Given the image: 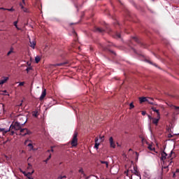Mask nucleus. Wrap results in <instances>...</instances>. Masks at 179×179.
I'll list each match as a JSON object with an SVG mask.
<instances>
[{
  "label": "nucleus",
  "instance_id": "nucleus-51",
  "mask_svg": "<svg viewBox=\"0 0 179 179\" xmlns=\"http://www.w3.org/2000/svg\"><path fill=\"white\" fill-rule=\"evenodd\" d=\"M52 148H54V147H52V146L51 147L50 152H54V149Z\"/></svg>",
  "mask_w": 179,
  "mask_h": 179
},
{
  "label": "nucleus",
  "instance_id": "nucleus-27",
  "mask_svg": "<svg viewBox=\"0 0 179 179\" xmlns=\"http://www.w3.org/2000/svg\"><path fill=\"white\" fill-rule=\"evenodd\" d=\"M13 24L17 30H20V28L17 27V21L14 22Z\"/></svg>",
  "mask_w": 179,
  "mask_h": 179
},
{
  "label": "nucleus",
  "instance_id": "nucleus-28",
  "mask_svg": "<svg viewBox=\"0 0 179 179\" xmlns=\"http://www.w3.org/2000/svg\"><path fill=\"white\" fill-rule=\"evenodd\" d=\"M148 149H149V150H151V151L155 150V148H153V146L152 145H148Z\"/></svg>",
  "mask_w": 179,
  "mask_h": 179
},
{
  "label": "nucleus",
  "instance_id": "nucleus-60",
  "mask_svg": "<svg viewBox=\"0 0 179 179\" xmlns=\"http://www.w3.org/2000/svg\"><path fill=\"white\" fill-rule=\"evenodd\" d=\"M22 153H24V150H22Z\"/></svg>",
  "mask_w": 179,
  "mask_h": 179
},
{
  "label": "nucleus",
  "instance_id": "nucleus-62",
  "mask_svg": "<svg viewBox=\"0 0 179 179\" xmlns=\"http://www.w3.org/2000/svg\"><path fill=\"white\" fill-rule=\"evenodd\" d=\"M23 3H24V0H22Z\"/></svg>",
  "mask_w": 179,
  "mask_h": 179
},
{
  "label": "nucleus",
  "instance_id": "nucleus-17",
  "mask_svg": "<svg viewBox=\"0 0 179 179\" xmlns=\"http://www.w3.org/2000/svg\"><path fill=\"white\" fill-rule=\"evenodd\" d=\"M32 115H33V117H35L36 118H37V117H38V111H37V110L33 111Z\"/></svg>",
  "mask_w": 179,
  "mask_h": 179
},
{
  "label": "nucleus",
  "instance_id": "nucleus-36",
  "mask_svg": "<svg viewBox=\"0 0 179 179\" xmlns=\"http://www.w3.org/2000/svg\"><path fill=\"white\" fill-rule=\"evenodd\" d=\"M7 10H8V12H13V10H15V9H13V8H7Z\"/></svg>",
  "mask_w": 179,
  "mask_h": 179
},
{
  "label": "nucleus",
  "instance_id": "nucleus-37",
  "mask_svg": "<svg viewBox=\"0 0 179 179\" xmlns=\"http://www.w3.org/2000/svg\"><path fill=\"white\" fill-rule=\"evenodd\" d=\"M62 178H66V176H59V177H58V179H62Z\"/></svg>",
  "mask_w": 179,
  "mask_h": 179
},
{
  "label": "nucleus",
  "instance_id": "nucleus-11",
  "mask_svg": "<svg viewBox=\"0 0 179 179\" xmlns=\"http://www.w3.org/2000/svg\"><path fill=\"white\" fill-rule=\"evenodd\" d=\"M170 157H172L171 159H174V157H176V152H174L173 150L171 151L169 156H168V159H170Z\"/></svg>",
  "mask_w": 179,
  "mask_h": 179
},
{
  "label": "nucleus",
  "instance_id": "nucleus-53",
  "mask_svg": "<svg viewBox=\"0 0 179 179\" xmlns=\"http://www.w3.org/2000/svg\"><path fill=\"white\" fill-rule=\"evenodd\" d=\"M23 174H24V176H25V177H26V174H27V173L23 172Z\"/></svg>",
  "mask_w": 179,
  "mask_h": 179
},
{
  "label": "nucleus",
  "instance_id": "nucleus-20",
  "mask_svg": "<svg viewBox=\"0 0 179 179\" xmlns=\"http://www.w3.org/2000/svg\"><path fill=\"white\" fill-rule=\"evenodd\" d=\"M113 37L117 38H121V34L120 33L116 32L115 35H113Z\"/></svg>",
  "mask_w": 179,
  "mask_h": 179
},
{
  "label": "nucleus",
  "instance_id": "nucleus-54",
  "mask_svg": "<svg viewBox=\"0 0 179 179\" xmlns=\"http://www.w3.org/2000/svg\"><path fill=\"white\" fill-rule=\"evenodd\" d=\"M45 163H48V160H47V159L44 161Z\"/></svg>",
  "mask_w": 179,
  "mask_h": 179
},
{
  "label": "nucleus",
  "instance_id": "nucleus-57",
  "mask_svg": "<svg viewBox=\"0 0 179 179\" xmlns=\"http://www.w3.org/2000/svg\"><path fill=\"white\" fill-rule=\"evenodd\" d=\"M110 52H112V54H115L113 51H110Z\"/></svg>",
  "mask_w": 179,
  "mask_h": 179
},
{
  "label": "nucleus",
  "instance_id": "nucleus-31",
  "mask_svg": "<svg viewBox=\"0 0 179 179\" xmlns=\"http://www.w3.org/2000/svg\"><path fill=\"white\" fill-rule=\"evenodd\" d=\"M134 179H142V177L141 176V175H137V176H134Z\"/></svg>",
  "mask_w": 179,
  "mask_h": 179
},
{
  "label": "nucleus",
  "instance_id": "nucleus-35",
  "mask_svg": "<svg viewBox=\"0 0 179 179\" xmlns=\"http://www.w3.org/2000/svg\"><path fill=\"white\" fill-rule=\"evenodd\" d=\"M129 106H130V110L135 107V106H134L133 103H131Z\"/></svg>",
  "mask_w": 179,
  "mask_h": 179
},
{
  "label": "nucleus",
  "instance_id": "nucleus-61",
  "mask_svg": "<svg viewBox=\"0 0 179 179\" xmlns=\"http://www.w3.org/2000/svg\"><path fill=\"white\" fill-rule=\"evenodd\" d=\"M106 29H108V26H106Z\"/></svg>",
  "mask_w": 179,
  "mask_h": 179
},
{
  "label": "nucleus",
  "instance_id": "nucleus-47",
  "mask_svg": "<svg viewBox=\"0 0 179 179\" xmlns=\"http://www.w3.org/2000/svg\"><path fill=\"white\" fill-rule=\"evenodd\" d=\"M168 136H169V138H173V136L171 134H169Z\"/></svg>",
  "mask_w": 179,
  "mask_h": 179
},
{
  "label": "nucleus",
  "instance_id": "nucleus-16",
  "mask_svg": "<svg viewBox=\"0 0 179 179\" xmlns=\"http://www.w3.org/2000/svg\"><path fill=\"white\" fill-rule=\"evenodd\" d=\"M9 131H10L9 129L5 130V129H3V128H0V132H2L3 135L8 134V132H9Z\"/></svg>",
  "mask_w": 179,
  "mask_h": 179
},
{
  "label": "nucleus",
  "instance_id": "nucleus-8",
  "mask_svg": "<svg viewBox=\"0 0 179 179\" xmlns=\"http://www.w3.org/2000/svg\"><path fill=\"white\" fill-rule=\"evenodd\" d=\"M131 173L134 175V176H141V173L138 171V168L135 166H134V170L131 171Z\"/></svg>",
  "mask_w": 179,
  "mask_h": 179
},
{
  "label": "nucleus",
  "instance_id": "nucleus-25",
  "mask_svg": "<svg viewBox=\"0 0 179 179\" xmlns=\"http://www.w3.org/2000/svg\"><path fill=\"white\" fill-rule=\"evenodd\" d=\"M13 48H11L10 50L7 53V56L9 57L10 54H13Z\"/></svg>",
  "mask_w": 179,
  "mask_h": 179
},
{
  "label": "nucleus",
  "instance_id": "nucleus-43",
  "mask_svg": "<svg viewBox=\"0 0 179 179\" xmlns=\"http://www.w3.org/2000/svg\"><path fill=\"white\" fill-rule=\"evenodd\" d=\"M98 141H99V138H95V143H97Z\"/></svg>",
  "mask_w": 179,
  "mask_h": 179
},
{
  "label": "nucleus",
  "instance_id": "nucleus-4",
  "mask_svg": "<svg viewBox=\"0 0 179 179\" xmlns=\"http://www.w3.org/2000/svg\"><path fill=\"white\" fill-rule=\"evenodd\" d=\"M167 153H166V152L162 151V152L161 153V161L163 162V163H164L166 159H167V157L169 158V157H167Z\"/></svg>",
  "mask_w": 179,
  "mask_h": 179
},
{
  "label": "nucleus",
  "instance_id": "nucleus-41",
  "mask_svg": "<svg viewBox=\"0 0 179 179\" xmlns=\"http://www.w3.org/2000/svg\"><path fill=\"white\" fill-rule=\"evenodd\" d=\"M27 169H31V164H28V167Z\"/></svg>",
  "mask_w": 179,
  "mask_h": 179
},
{
  "label": "nucleus",
  "instance_id": "nucleus-24",
  "mask_svg": "<svg viewBox=\"0 0 179 179\" xmlns=\"http://www.w3.org/2000/svg\"><path fill=\"white\" fill-rule=\"evenodd\" d=\"M41 59L40 58V57H38V56L36 57H35L36 63V64H38V63L40 62Z\"/></svg>",
  "mask_w": 179,
  "mask_h": 179
},
{
  "label": "nucleus",
  "instance_id": "nucleus-40",
  "mask_svg": "<svg viewBox=\"0 0 179 179\" xmlns=\"http://www.w3.org/2000/svg\"><path fill=\"white\" fill-rule=\"evenodd\" d=\"M168 163H169V164H168V166H171V163H173V161H168Z\"/></svg>",
  "mask_w": 179,
  "mask_h": 179
},
{
  "label": "nucleus",
  "instance_id": "nucleus-50",
  "mask_svg": "<svg viewBox=\"0 0 179 179\" xmlns=\"http://www.w3.org/2000/svg\"><path fill=\"white\" fill-rule=\"evenodd\" d=\"M173 178H176V173H173Z\"/></svg>",
  "mask_w": 179,
  "mask_h": 179
},
{
  "label": "nucleus",
  "instance_id": "nucleus-5",
  "mask_svg": "<svg viewBox=\"0 0 179 179\" xmlns=\"http://www.w3.org/2000/svg\"><path fill=\"white\" fill-rule=\"evenodd\" d=\"M109 143H110V148L115 149V143L114 142V138H113V137H110Z\"/></svg>",
  "mask_w": 179,
  "mask_h": 179
},
{
  "label": "nucleus",
  "instance_id": "nucleus-3",
  "mask_svg": "<svg viewBox=\"0 0 179 179\" xmlns=\"http://www.w3.org/2000/svg\"><path fill=\"white\" fill-rule=\"evenodd\" d=\"M20 132L22 136H26V135H30L31 134V131H29L27 129H21Z\"/></svg>",
  "mask_w": 179,
  "mask_h": 179
},
{
  "label": "nucleus",
  "instance_id": "nucleus-39",
  "mask_svg": "<svg viewBox=\"0 0 179 179\" xmlns=\"http://www.w3.org/2000/svg\"><path fill=\"white\" fill-rule=\"evenodd\" d=\"M141 114L142 115H146V111H142Z\"/></svg>",
  "mask_w": 179,
  "mask_h": 179
},
{
  "label": "nucleus",
  "instance_id": "nucleus-32",
  "mask_svg": "<svg viewBox=\"0 0 179 179\" xmlns=\"http://www.w3.org/2000/svg\"><path fill=\"white\" fill-rule=\"evenodd\" d=\"M133 40H134V41H136V43H139V39H138V38L136 37H133Z\"/></svg>",
  "mask_w": 179,
  "mask_h": 179
},
{
  "label": "nucleus",
  "instance_id": "nucleus-34",
  "mask_svg": "<svg viewBox=\"0 0 179 179\" xmlns=\"http://www.w3.org/2000/svg\"><path fill=\"white\" fill-rule=\"evenodd\" d=\"M24 82H20L18 85V86H24Z\"/></svg>",
  "mask_w": 179,
  "mask_h": 179
},
{
  "label": "nucleus",
  "instance_id": "nucleus-63",
  "mask_svg": "<svg viewBox=\"0 0 179 179\" xmlns=\"http://www.w3.org/2000/svg\"><path fill=\"white\" fill-rule=\"evenodd\" d=\"M110 31H111V29H109V33H110Z\"/></svg>",
  "mask_w": 179,
  "mask_h": 179
},
{
  "label": "nucleus",
  "instance_id": "nucleus-42",
  "mask_svg": "<svg viewBox=\"0 0 179 179\" xmlns=\"http://www.w3.org/2000/svg\"><path fill=\"white\" fill-rule=\"evenodd\" d=\"M129 173V170H127V171L124 172V173L126 174V176H128V173Z\"/></svg>",
  "mask_w": 179,
  "mask_h": 179
},
{
  "label": "nucleus",
  "instance_id": "nucleus-48",
  "mask_svg": "<svg viewBox=\"0 0 179 179\" xmlns=\"http://www.w3.org/2000/svg\"><path fill=\"white\" fill-rule=\"evenodd\" d=\"M101 141H104V136H103L101 137Z\"/></svg>",
  "mask_w": 179,
  "mask_h": 179
},
{
  "label": "nucleus",
  "instance_id": "nucleus-19",
  "mask_svg": "<svg viewBox=\"0 0 179 179\" xmlns=\"http://www.w3.org/2000/svg\"><path fill=\"white\" fill-rule=\"evenodd\" d=\"M18 120H20V121H18V122H23L24 121H26V117H23L21 116H18Z\"/></svg>",
  "mask_w": 179,
  "mask_h": 179
},
{
  "label": "nucleus",
  "instance_id": "nucleus-33",
  "mask_svg": "<svg viewBox=\"0 0 179 179\" xmlns=\"http://www.w3.org/2000/svg\"><path fill=\"white\" fill-rule=\"evenodd\" d=\"M31 69H32L31 67H27V68L26 69V71H27V73H29V71H31Z\"/></svg>",
  "mask_w": 179,
  "mask_h": 179
},
{
  "label": "nucleus",
  "instance_id": "nucleus-49",
  "mask_svg": "<svg viewBox=\"0 0 179 179\" xmlns=\"http://www.w3.org/2000/svg\"><path fill=\"white\" fill-rule=\"evenodd\" d=\"M163 169H169V165L164 166Z\"/></svg>",
  "mask_w": 179,
  "mask_h": 179
},
{
  "label": "nucleus",
  "instance_id": "nucleus-56",
  "mask_svg": "<svg viewBox=\"0 0 179 179\" xmlns=\"http://www.w3.org/2000/svg\"><path fill=\"white\" fill-rule=\"evenodd\" d=\"M51 152V150H48V152L50 153Z\"/></svg>",
  "mask_w": 179,
  "mask_h": 179
},
{
  "label": "nucleus",
  "instance_id": "nucleus-12",
  "mask_svg": "<svg viewBox=\"0 0 179 179\" xmlns=\"http://www.w3.org/2000/svg\"><path fill=\"white\" fill-rule=\"evenodd\" d=\"M95 31H97L98 33H104V29L103 28L96 27Z\"/></svg>",
  "mask_w": 179,
  "mask_h": 179
},
{
  "label": "nucleus",
  "instance_id": "nucleus-26",
  "mask_svg": "<svg viewBox=\"0 0 179 179\" xmlns=\"http://www.w3.org/2000/svg\"><path fill=\"white\" fill-rule=\"evenodd\" d=\"M28 146H29V148H31V150H36L34 149V146H33V144L29 143V144H28Z\"/></svg>",
  "mask_w": 179,
  "mask_h": 179
},
{
  "label": "nucleus",
  "instance_id": "nucleus-10",
  "mask_svg": "<svg viewBox=\"0 0 179 179\" xmlns=\"http://www.w3.org/2000/svg\"><path fill=\"white\" fill-rule=\"evenodd\" d=\"M45 96H47V91L45 90H44L42 92V94L40 96V100H44V97H45Z\"/></svg>",
  "mask_w": 179,
  "mask_h": 179
},
{
  "label": "nucleus",
  "instance_id": "nucleus-7",
  "mask_svg": "<svg viewBox=\"0 0 179 179\" xmlns=\"http://www.w3.org/2000/svg\"><path fill=\"white\" fill-rule=\"evenodd\" d=\"M159 121H160V116H157L156 117H153L152 118V124H154L155 125H157L159 124Z\"/></svg>",
  "mask_w": 179,
  "mask_h": 179
},
{
  "label": "nucleus",
  "instance_id": "nucleus-18",
  "mask_svg": "<svg viewBox=\"0 0 179 179\" xmlns=\"http://www.w3.org/2000/svg\"><path fill=\"white\" fill-rule=\"evenodd\" d=\"M30 47H31V48H34V47H36V41H33L32 42L30 41Z\"/></svg>",
  "mask_w": 179,
  "mask_h": 179
},
{
  "label": "nucleus",
  "instance_id": "nucleus-22",
  "mask_svg": "<svg viewBox=\"0 0 179 179\" xmlns=\"http://www.w3.org/2000/svg\"><path fill=\"white\" fill-rule=\"evenodd\" d=\"M147 101L149 104H153V99L152 98H147Z\"/></svg>",
  "mask_w": 179,
  "mask_h": 179
},
{
  "label": "nucleus",
  "instance_id": "nucleus-21",
  "mask_svg": "<svg viewBox=\"0 0 179 179\" xmlns=\"http://www.w3.org/2000/svg\"><path fill=\"white\" fill-rule=\"evenodd\" d=\"M78 173H81L84 176V177H86V174L85 173V171H83V168H80L78 171Z\"/></svg>",
  "mask_w": 179,
  "mask_h": 179
},
{
  "label": "nucleus",
  "instance_id": "nucleus-30",
  "mask_svg": "<svg viewBox=\"0 0 179 179\" xmlns=\"http://www.w3.org/2000/svg\"><path fill=\"white\" fill-rule=\"evenodd\" d=\"M2 92H3V93H5V94H3V96H9V93H8V91L3 90V91H2Z\"/></svg>",
  "mask_w": 179,
  "mask_h": 179
},
{
  "label": "nucleus",
  "instance_id": "nucleus-52",
  "mask_svg": "<svg viewBox=\"0 0 179 179\" xmlns=\"http://www.w3.org/2000/svg\"><path fill=\"white\" fill-rule=\"evenodd\" d=\"M176 173H179V169H176Z\"/></svg>",
  "mask_w": 179,
  "mask_h": 179
},
{
  "label": "nucleus",
  "instance_id": "nucleus-58",
  "mask_svg": "<svg viewBox=\"0 0 179 179\" xmlns=\"http://www.w3.org/2000/svg\"><path fill=\"white\" fill-rule=\"evenodd\" d=\"M8 143V140L4 142V143Z\"/></svg>",
  "mask_w": 179,
  "mask_h": 179
},
{
  "label": "nucleus",
  "instance_id": "nucleus-23",
  "mask_svg": "<svg viewBox=\"0 0 179 179\" xmlns=\"http://www.w3.org/2000/svg\"><path fill=\"white\" fill-rule=\"evenodd\" d=\"M100 163H101V164H106V169H108V162H106V161H100Z\"/></svg>",
  "mask_w": 179,
  "mask_h": 179
},
{
  "label": "nucleus",
  "instance_id": "nucleus-45",
  "mask_svg": "<svg viewBox=\"0 0 179 179\" xmlns=\"http://www.w3.org/2000/svg\"><path fill=\"white\" fill-rule=\"evenodd\" d=\"M148 118H149V120H153V117H152V116H150L149 115H148Z\"/></svg>",
  "mask_w": 179,
  "mask_h": 179
},
{
  "label": "nucleus",
  "instance_id": "nucleus-55",
  "mask_svg": "<svg viewBox=\"0 0 179 179\" xmlns=\"http://www.w3.org/2000/svg\"><path fill=\"white\" fill-rule=\"evenodd\" d=\"M142 142H145V138H142Z\"/></svg>",
  "mask_w": 179,
  "mask_h": 179
},
{
  "label": "nucleus",
  "instance_id": "nucleus-6",
  "mask_svg": "<svg viewBox=\"0 0 179 179\" xmlns=\"http://www.w3.org/2000/svg\"><path fill=\"white\" fill-rule=\"evenodd\" d=\"M9 80V77H2L0 80V86H2L4 83H6V81Z\"/></svg>",
  "mask_w": 179,
  "mask_h": 179
},
{
  "label": "nucleus",
  "instance_id": "nucleus-38",
  "mask_svg": "<svg viewBox=\"0 0 179 179\" xmlns=\"http://www.w3.org/2000/svg\"><path fill=\"white\" fill-rule=\"evenodd\" d=\"M0 10H7V8H3V7H1V8H0Z\"/></svg>",
  "mask_w": 179,
  "mask_h": 179
},
{
  "label": "nucleus",
  "instance_id": "nucleus-46",
  "mask_svg": "<svg viewBox=\"0 0 179 179\" xmlns=\"http://www.w3.org/2000/svg\"><path fill=\"white\" fill-rule=\"evenodd\" d=\"M50 159H51V154L48 156V157L47 158V160H50Z\"/></svg>",
  "mask_w": 179,
  "mask_h": 179
},
{
  "label": "nucleus",
  "instance_id": "nucleus-13",
  "mask_svg": "<svg viewBox=\"0 0 179 179\" xmlns=\"http://www.w3.org/2000/svg\"><path fill=\"white\" fill-rule=\"evenodd\" d=\"M139 101L141 103H145V101H148V98L146 97H140L139 98Z\"/></svg>",
  "mask_w": 179,
  "mask_h": 179
},
{
  "label": "nucleus",
  "instance_id": "nucleus-1",
  "mask_svg": "<svg viewBox=\"0 0 179 179\" xmlns=\"http://www.w3.org/2000/svg\"><path fill=\"white\" fill-rule=\"evenodd\" d=\"M27 122V120H24L23 122H15L14 124H11L9 128V131H11V135H14L15 134V131H13V129L15 131L21 130L22 127H23V125H24V124H26Z\"/></svg>",
  "mask_w": 179,
  "mask_h": 179
},
{
  "label": "nucleus",
  "instance_id": "nucleus-59",
  "mask_svg": "<svg viewBox=\"0 0 179 179\" xmlns=\"http://www.w3.org/2000/svg\"><path fill=\"white\" fill-rule=\"evenodd\" d=\"M148 62H149V64H152V62L150 61H148Z\"/></svg>",
  "mask_w": 179,
  "mask_h": 179
},
{
  "label": "nucleus",
  "instance_id": "nucleus-14",
  "mask_svg": "<svg viewBox=\"0 0 179 179\" xmlns=\"http://www.w3.org/2000/svg\"><path fill=\"white\" fill-rule=\"evenodd\" d=\"M152 111H154V113H157V116H160V112L159 111V110L156 109V108L152 107Z\"/></svg>",
  "mask_w": 179,
  "mask_h": 179
},
{
  "label": "nucleus",
  "instance_id": "nucleus-29",
  "mask_svg": "<svg viewBox=\"0 0 179 179\" xmlns=\"http://www.w3.org/2000/svg\"><path fill=\"white\" fill-rule=\"evenodd\" d=\"M99 146H100V143H95L94 148H95V149H99Z\"/></svg>",
  "mask_w": 179,
  "mask_h": 179
},
{
  "label": "nucleus",
  "instance_id": "nucleus-44",
  "mask_svg": "<svg viewBox=\"0 0 179 179\" xmlns=\"http://www.w3.org/2000/svg\"><path fill=\"white\" fill-rule=\"evenodd\" d=\"M103 50H104V51H106L107 50V48H106V46H102Z\"/></svg>",
  "mask_w": 179,
  "mask_h": 179
},
{
  "label": "nucleus",
  "instance_id": "nucleus-15",
  "mask_svg": "<svg viewBox=\"0 0 179 179\" xmlns=\"http://www.w3.org/2000/svg\"><path fill=\"white\" fill-rule=\"evenodd\" d=\"M20 6H21V9H22L23 12H25L26 13H29V10L24 8V6H23V4L20 3Z\"/></svg>",
  "mask_w": 179,
  "mask_h": 179
},
{
  "label": "nucleus",
  "instance_id": "nucleus-2",
  "mask_svg": "<svg viewBox=\"0 0 179 179\" xmlns=\"http://www.w3.org/2000/svg\"><path fill=\"white\" fill-rule=\"evenodd\" d=\"M71 145L73 148H76V146H78V133L76 131L73 134Z\"/></svg>",
  "mask_w": 179,
  "mask_h": 179
},
{
  "label": "nucleus",
  "instance_id": "nucleus-9",
  "mask_svg": "<svg viewBox=\"0 0 179 179\" xmlns=\"http://www.w3.org/2000/svg\"><path fill=\"white\" fill-rule=\"evenodd\" d=\"M68 64V62H64L62 63L55 64L53 66H65Z\"/></svg>",
  "mask_w": 179,
  "mask_h": 179
}]
</instances>
